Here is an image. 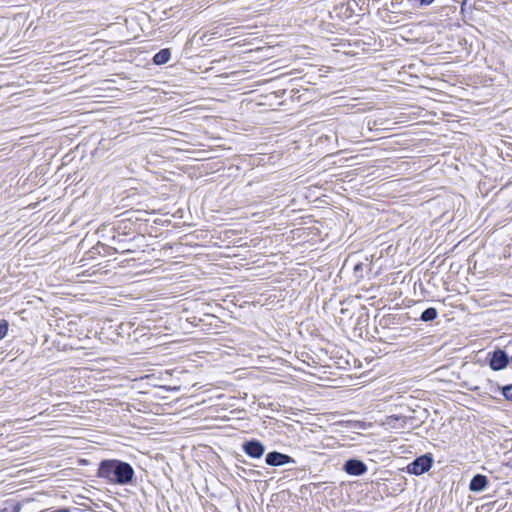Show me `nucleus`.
I'll return each mask as SVG.
<instances>
[{
  "label": "nucleus",
  "instance_id": "obj_10",
  "mask_svg": "<svg viewBox=\"0 0 512 512\" xmlns=\"http://www.w3.org/2000/svg\"><path fill=\"white\" fill-rule=\"evenodd\" d=\"M502 395L506 400L512 401V384L502 387Z\"/></svg>",
  "mask_w": 512,
  "mask_h": 512
},
{
  "label": "nucleus",
  "instance_id": "obj_9",
  "mask_svg": "<svg viewBox=\"0 0 512 512\" xmlns=\"http://www.w3.org/2000/svg\"><path fill=\"white\" fill-rule=\"evenodd\" d=\"M437 316H438L437 310L433 307H429L422 312L420 319L423 322H429V321L434 320Z\"/></svg>",
  "mask_w": 512,
  "mask_h": 512
},
{
  "label": "nucleus",
  "instance_id": "obj_14",
  "mask_svg": "<svg viewBox=\"0 0 512 512\" xmlns=\"http://www.w3.org/2000/svg\"><path fill=\"white\" fill-rule=\"evenodd\" d=\"M56 512H69L68 510H59V511H56Z\"/></svg>",
  "mask_w": 512,
  "mask_h": 512
},
{
  "label": "nucleus",
  "instance_id": "obj_6",
  "mask_svg": "<svg viewBox=\"0 0 512 512\" xmlns=\"http://www.w3.org/2000/svg\"><path fill=\"white\" fill-rule=\"evenodd\" d=\"M343 469L349 475L360 476L366 473L367 466L361 460L349 459L345 462Z\"/></svg>",
  "mask_w": 512,
  "mask_h": 512
},
{
  "label": "nucleus",
  "instance_id": "obj_1",
  "mask_svg": "<svg viewBox=\"0 0 512 512\" xmlns=\"http://www.w3.org/2000/svg\"><path fill=\"white\" fill-rule=\"evenodd\" d=\"M97 476L110 484L128 485L134 477L133 467L116 459L103 460L98 467Z\"/></svg>",
  "mask_w": 512,
  "mask_h": 512
},
{
  "label": "nucleus",
  "instance_id": "obj_13",
  "mask_svg": "<svg viewBox=\"0 0 512 512\" xmlns=\"http://www.w3.org/2000/svg\"><path fill=\"white\" fill-rule=\"evenodd\" d=\"M361 267H362V264H361V263H359V264L355 265V267H354V271H356V272H357L358 270H360V269H361Z\"/></svg>",
  "mask_w": 512,
  "mask_h": 512
},
{
  "label": "nucleus",
  "instance_id": "obj_3",
  "mask_svg": "<svg viewBox=\"0 0 512 512\" xmlns=\"http://www.w3.org/2000/svg\"><path fill=\"white\" fill-rule=\"evenodd\" d=\"M243 451L251 458L259 459L265 452V446L258 440H248L242 444Z\"/></svg>",
  "mask_w": 512,
  "mask_h": 512
},
{
  "label": "nucleus",
  "instance_id": "obj_8",
  "mask_svg": "<svg viewBox=\"0 0 512 512\" xmlns=\"http://www.w3.org/2000/svg\"><path fill=\"white\" fill-rule=\"evenodd\" d=\"M171 56L169 49H162L159 52H157L153 57V62L156 65H162L169 61Z\"/></svg>",
  "mask_w": 512,
  "mask_h": 512
},
{
  "label": "nucleus",
  "instance_id": "obj_11",
  "mask_svg": "<svg viewBox=\"0 0 512 512\" xmlns=\"http://www.w3.org/2000/svg\"><path fill=\"white\" fill-rule=\"evenodd\" d=\"M8 333V323L5 320L0 322V340L3 339Z\"/></svg>",
  "mask_w": 512,
  "mask_h": 512
},
{
  "label": "nucleus",
  "instance_id": "obj_5",
  "mask_svg": "<svg viewBox=\"0 0 512 512\" xmlns=\"http://www.w3.org/2000/svg\"><path fill=\"white\" fill-rule=\"evenodd\" d=\"M265 462L269 466H283L289 463H295V460L287 454L278 451L269 452L266 455Z\"/></svg>",
  "mask_w": 512,
  "mask_h": 512
},
{
  "label": "nucleus",
  "instance_id": "obj_4",
  "mask_svg": "<svg viewBox=\"0 0 512 512\" xmlns=\"http://www.w3.org/2000/svg\"><path fill=\"white\" fill-rule=\"evenodd\" d=\"M509 363V357L505 351L498 349L491 353V357L489 359V366L494 371H499L504 369Z\"/></svg>",
  "mask_w": 512,
  "mask_h": 512
},
{
  "label": "nucleus",
  "instance_id": "obj_12",
  "mask_svg": "<svg viewBox=\"0 0 512 512\" xmlns=\"http://www.w3.org/2000/svg\"><path fill=\"white\" fill-rule=\"evenodd\" d=\"M416 1L419 2V4L421 6H426V5L431 4L434 0H416Z\"/></svg>",
  "mask_w": 512,
  "mask_h": 512
},
{
  "label": "nucleus",
  "instance_id": "obj_7",
  "mask_svg": "<svg viewBox=\"0 0 512 512\" xmlns=\"http://www.w3.org/2000/svg\"><path fill=\"white\" fill-rule=\"evenodd\" d=\"M488 485V479L485 475L476 474L470 481L469 489L472 492H481L485 490Z\"/></svg>",
  "mask_w": 512,
  "mask_h": 512
},
{
  "label": "nucleus",
  "instance_id": "obj_2",
  "mask_svg": "<svg viewBox=\"0 0 512 512\" xmlns=\"http://www.w3.org/2000/svg\"><path fill=\"white\" fill-rule=\"evenodd\" d=\"M433 464V459L430 455H423L416 458L409 466L408 471L415 475H421L427 472Z\"/></svg>",
  "mask_w": 512,
  "mask_h": 512
}]
</instances>
